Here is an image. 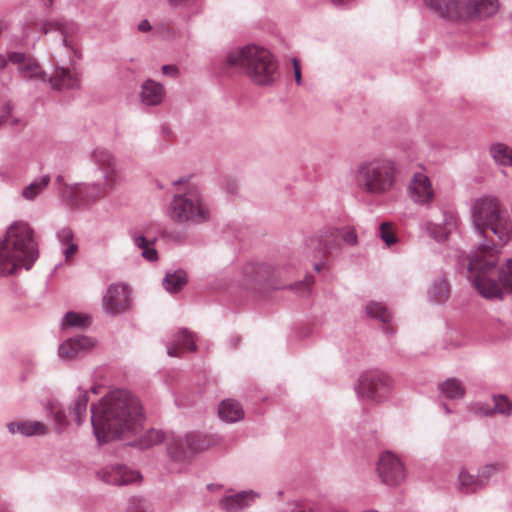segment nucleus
I'll use <instances>...</instances> for the list:
<instances>
[{
    "instance_id": "obj_2",
    "label": "nucleus",
    "mask_w": 512,
    "mask_h": 512,
    "mask_svg": "<svg viewBox=\"0 0 512 512\" xmlns=\"http://www.w3.org/2000/svg\"><path fill=\"white\" fill-rule=\"evenodd\" d=\"M143 421L140 401L124 389L110 391L91 406L93 432L99 443L137 435Z\"/></svg>"
},
{
    "instance_id": "obj_44",
    "label": "nucleus",
    "mask_w": 512,
    "mask_h": 512,
    "mask_svg": "<svg viewBox=\"0 0 512 512\" xmlns=\"http://www.w3.org/2000/svg\"><path fill=\"white\" fill-rule=\"evenodd\" d=\"M380 237L387 244V246L395 244L397 240L387 222H383L380 225Z\"/></svg>"
},
{
    "instance_id": "obj_13",
    "label": "nucleus",
    "mask_w": 512,
    "mask_h": 512,
    "mask_svg": "<svg viewBox=\"0 0 512 512\" xmlns=\"http://www.w3.org/2000/svg\"><path fill=\"white\" fill-rule=\"evenodd\" d=\"M130 291L123 284H111L103 296L102 306L106 313L118 315L125 312L130 303Z\"/></svg>"
},
{
    "instance_id": "obj_54",
    "label": "nucleus",
    "mask_w": 512,
    "mask_h": 512,
    "mask_svg": "<svg viewBox=\"0 0 512 512\" xmlns=\"http://www.w3.org/2000/svg\"><path fill=\"white\" fill-rule=\"evenodd\" d=\"M12 111V106L9 103L3 105V114L0 116V126L7 120Z\"/></svg>"
},
{
    "instance_id": "obj_56",
    "label": "nucleus",
    "mask_w": 512,
    "mask_h": 512,
    "mask_svg": "<svg viewBox=\"0 0 512 512\" xmlns=\"http://www.w3.org/2000/svg\"><path fill=\"white\" fill-rule=\"evenodd\" d=\"M186 183H188V179L186 177H181V178H179L177 180H174L172 182V184L174 186H180V185H183V184H186Z\"/></svg>"
},
{
    "instance_id": "obj_15",
    "label": "nucleus",
    "mask_w": 512,
    "mask_h": 512,
    "mask_svg": "<svg viewBox=\"0 0 512 512\" xmlns=\"http://www.w3.org/2000/svg\"><path fill=\"white\" fill-rule=\"evenodd\" d=\"M410 199L419 205H430L434 199V189L429 177L422 173L413 174L407 187Z\"/></svg>"
},
{
    "instance_id": "obj_23",
    "label": "nucleus",
    "mask_w": 512,
    "mask_h": 512,
    "mask_svg": "<svg viewBox=\"0 0 512 512\" xmlns=\"http://www.w3.org/2000/svg\"><path fill=\"white\" fill-rule=\"evenodd\" d=\"M165 97V88L161 83L147 79L141 85L140 100L146 106L160 105Z\"/></svg>"
},
{
    "instance_id": "obj_31",
    "label": "nucleus",
    "mask_w": 512,
    "mask_h": 512,
    "mask_svg": "<svg viewBox=\"0 0 512 512\" xmlns=\"http://www.w3.org/2000/svg\"><path fill=\"white\" fill-rule=\"evenodd\" d=\"M51 178L48 174L34 179L29 185L25 186L21 192L25 200L33 201L41 195L48 187Z\"/></svg>"
},
{
    "instance_id": "obj_63",
    "label": "nucleus",
    "mask_w": 512,
    "mask_h": 512,
    "mask_svg": "<svg viewBox=\"0 0 512 512\" xmlns=\"http://www.w3.org/2000/svg\"><path fill=\"white\" fill-rule=\"evenodd\" d=\"M0 512H11V511L7 508H0Z\"/></svg>"
},
{
    "instance_id": "obj_59",
    "label": "nucleus",
    "mask_w": 512,
    "mask_h": 512,
    "mask_svg": "<svg viewBox=\"0 0 512 512\" xmlns=\"http://www.w3.org/2000/svg\"><path fill=\"white\" fill-rule=\"evenodd\" d=\"M314 270L317 271V272H320L322 270V264L321 263H316L314 265Z\"/></svg>"
},
{
    "instance_id": "obj_32",
    "label": "nucleus",
    "mask_w": 512,
    "mask_h": 512,
    "mask_svg": "<svg viewBox=\"0 0 512 512\" xmlns=\"http://www.w3.org/2000/svg\"><path fill=\"white\" fill-rule=\"evenodd\" d=\"M186 283V272L181 269L166 273L163 279V286L169 293H177L186 285Z\"/></svg>"
},
{
    "instance_id": "obj_61",
    "label": "nucleus",
    "mask_w": 512,
    "mask_h": 512,
    "mask_svg": "<svg viewBox=\"0 0 512 512\" xmlns=\"http://www.w3.org/2000/svg\"><path fill=\"white\" fill-rule=\"evenodd\" d=\"M269 286H270L271 288H273V289H279V288H280V286L274 285V284H272V283H269Z\"/></svg>"
},
{
    "instance_id": "obj_4",
    "label": "nucleus",
    "mask_w": 512,
    "mask_h": 512,
    "mask_svg": "<svg viewBox=\"0 0 512 512\" xmlns=\"http://www.w3.org/2000/svg\"><path fill=\"white\" fill-rule=\"evenodd\" d=\"M39 256L34 231L27 222L16 221L0 241V277L14 274L18 269L29 270Z\"/></svg>"
},
{
    "instance_id": "obj_25",
    "label": "nucleus",
    "mask_w": 512,
    "mask_h": 512,
    "mask_svg": "<svg viewBox=\"0 0 512 512\" xmlns=\"http://www.w3.org/2000/svg\"><path fill=\"white\" fill-rule=\"evenodd\" d=\"M256 494L252 491H243L234 495H226L219 501V506L226 512H236L251 505Z\"/></svg>"
},
{
    "instance_id": "obj_18",
    "label": "nucleus",
    "mask_w": 512,
    "mask_h": 512,
    "mask_svg": "<svg viewBox=\"0 0 512 512\" xmlns=\"http://www.w3.org/2000/svg\"><path fill=\"white\" fill-rule=\"evenodd\" d=\"M341 229L332 228L322 231L318 236L309 239V245H318L324 257L337 255L341 250Z\"/></svg>"
},
{
    "instance_id": "obj_19",
    "label": "nucleus",
    "mask_w": 512,
    "mask_h": 512,
    "mask_svg": "<svg viewBox=\"0 0 512 512\" xmlns=\"http://www.w3.org/2000/svg\"><path fill=\"white\" fill-rule=\"evenodd\" d=\"M458 216L452 211H442L440 220H430L427 230L436 241L442 242L457 228Z\"/></svg>"
},
{
    "instance_id": "obj_12",
    "label": "nucleus",
    "mask_w": 512,
    "mask_h": 512,
    "mask_svg": "<svg viewBox=\"0 0 512 512\" xmlns=\"http://www.w3.org/2000/svg\"><path fill=\"white\" fill-rule=\"evenodd\" d=\"M41 31L44 34L51 32L59 33L62 36V45L70 49L77 58H81L80 50L74 40L78 32V27L74 22L66 20L45 21L41 25Z\"/></svg>"
},
{
    "instance_id": "obj_50",
    "label": "nucleus",
    "mask_w": 512,
    "mask_h": 512,
    "mask_svg": "<svg viewBox=\"0 0 512 512\" xmlns=\"http://www.w3.org/2000/svg\"><path fill=\"white\" fill-rule=\"evenodd\" d=\"M162 73L172 78H176L179 75V69L175 65H163Z\"/></svg>"
},
{
    "instance_id": "obj_28",
    "label": "nucleus",
    "mask_w": 512,
    "mask_h": 512,
    "mask_svg": "<svg viewBox=\"0 0 512 512\" xmlns=\"http://www.w3.org/2000/svg\"><path fill=\"white\" fill-rule=\"evenodd\" d=\"M134 245L142 250V257L148 261H156L158 259V252L153 247L156 242V238H147L144 234L134 232L131 234Z\"/></svg>"
},
{
    "instance_id": "obj_26",
    "label": "nucleus",
    "mask_w": 512,
    "mask_h": 512,
    "mask_svg": "<svg viewBox=\"0 0 512 512\" xmlns=\"http://www.w3.org/2000/svg\"><path fill=\"white\" fill-rule=\"evenodd\" d=\"M427 293L432 302L441 304L447 301L450 295V285L446 276L440 275L434 278Z\"/></svg>"
},
{
    "instance_id": "obj_47",
    "label": "nucleus",
    "mask_w": 512,
    "mask_h": 512,
    "mask_svg": "<svg viewBox=\"0 0 512 512\" xmlns=\"http://www.w3.org/2000/svg\"><path fill=\"white\" fill-rule=\"evenodd\" d=\"M8 59L13 64H17L19 66L23 65L29 58L26 57V55L22 52H10L8 54Z\"/></svg>"
},
{
    "instance_id": "obj_64",
    "label": "nucleus",
    "mask_w": 512,
    "mask_h": 512,
    "mask_svg": "<svg viewBox=\"0 0 512 512\" xmlns=\"http://www.w3.org/2000/svg\"><path fill=\"white\" fill-rule=\"evenodd\" d=\"M291 512H305L303 509H293Z\"/></svg>"
},
{
    "instance_id": "obj_34",
    "label": "nucleus",
    "mask_w": 512,
    "mask_h": 512,
    "mask_svg": "<svg viewBox=\"0 0 512 512\" xmlns=\"http://www.w3.org/2000/svg\"><path fill=\"white\" fill-rule=\"evenodd\" d=\"M91 324V318L83 313H77L74 311L67 312L62 320V328H87Z\"/></svg>"
},
{
    "instance_id": "obj_58",
    "label": "nucleus",
    "mask_w": 512,
    "mask_h": 512,
    "mask_svg": "<svg viewBox=\"0 0 512 512\" xmlns=\"http://www.w3.org/2000/svg\"><path fill=\"white\" fill-rule=\"evenodd\" d=\"M54 0H42V4L46 8H51L53 5Z\"/></svg>"
},
{
    "instance_id": "obj_27",
    "label": "nucleus",
    "mask_w": 512,
    "mask_h": 512,
    "mask_svg": "<svg viewBox=\"0 0 512 512\" xmlns=\"http://www.w3.org/2000/svg\"><path fill=\"white\" fill-rule=\"evenodd\" d=\"M218 413L222 420L230 423L238 422L244 418L242 406L234 399L223 400L219 404Z\"/></svg>"
},
{
    "instance_id": "obj_52",
    "label": "nucleus",
    "mask_w": 512,
    "mask_h": 512,
    "mask_svg": "<svg viewBox=\"0 0 512 512\" xmlns=\"http://www.w3.org/2000/svg\"><path fill=\"white\" fill-rule=\"evenodd\" d=\"M292 63H293L295 81L298 85H300L302 83V74H301L300 64H299L298 60L295 58L292 59Z\"/></svg>"
},
{
    "instance_id": "obj_8",
    "label": "nucleus",
    "mask_w": 512,
    "mask_h": 512,
    "mask_svg": "<svg viewBox=\"0 0 512 512\" xmlns=\"http://www.w3.org/2000/svg\"><path fill=\"white\" fill-rule=\"evenodd\" d=\"M392 388L393 382L386 373L373 370L359 376L355 391L361 400L381 402L388 398Z\"/></svg>"
},
{
    "instance_id": "obj_1",
    "label": "nucleus",
    "mask_w": 512,
    "mask_h": 512,
    "mask_svg": "<svg viewBox=\"0 0 512 512\" xmlns=\"http://www.w3.org/2000/svg\"><path fill=\"white\" fill-rule=\"evenodd\" d=\"M471 220L482 238L470 256L471 282L483 298L503 300L506 293H512V258L498 265L501 248L512 234L510 215L498 198L483 196L472 203Z\"/></svg>"
},
{
    "instance_id": "obj_35",
    "label": "nucleus",
    "mask_w": 512,
    "mask_h": 512,
    "mask_svg": "<svg viewBox=\"0 0 512 512\" xmlns=\"http://www.w3.org/2000/svg\"><path fill=\"white\" fill-rule=\"evenodd\" d=\"M439 391L449 399H460L465 394V388L456 378H449L439 385Z\"/></svg>"
},
{
    "instance_id": "obj_57",
    "label": "nucleus",
    "mask_w": 512,
    "mask_h": 512,
    "mask_svg": "<svg viewBox=\"0 0 512 512\" xmlns=\"http://www.w3.org/2000/svg\"><path fill=\"white\" fill-rule=\"evenodd\" d=\"M7 66V59L3 56V55H0V69H3Z\"/></svg>"
},
{
    "instance_id": "obj_41",
    "label": "nucleus",
    "mask_w": 512,
    "mask_h": 512,
    "mask_svg": "<svg viewBox=\"0 0 512 512\" xmlns=\"http://www.w3.org/2000/svg\"><path fill=\"white\" fill-rule=\"evenodd\" d=\"M366 313L370 318L377 319L382 323H388L391 319V314L388 309L378 302H370L366 305Z\"/></svg>"
},
{
    "instance_id": "obj_45",
    "label": "nucleus",
    "mask_w": 512,
    "mask_h": 512,
    "mask_svg": "<svg viewBox=\"0 0 512 512\" xmlns=\"http://www.w3.org/2000/svg\"><path fill=\"white\" fill-rule=\"evenodd\" d=\"M341 242H345L349 245H355L357 243V235L354 229H341L340 235Z\"/></svg>"
},
{
    "instance_id": "obj_51",
    "label": "nucleus",
    "mask_w": 512,
    "mask_h": 512,
    "mask_svg": "<svg viewBox=\"0 0 512 512\" xmlns=\"http://www.w3.org/2000/svg\"><path fill=\"white\" fill-rule=\"evenodd\" d=\"M269 267L266 265H257V267H253V271L256 272L257 276L263 278L265 281H270L268 273Z\"/></svg>"
},
{
    "instance_id": "obj_9",
    "label": "nucleus",
    "mask_w": 512,
    "mask_h": 512,
    "mask_svg": "<svg viewBox=\"0 0 512 512\" xmlns=\"http://www.w3.org/2000/svg\"><path fill=\"white\" fill-rule=\"evenodd\" d=\"M213 443L210 437L196 434L172 436L167 445V452L173 461L183 462L190 459L193 454L206 450Z\"/></svg>"
},
{
    "instance_id": "obj_53",
    "label": "nucleus",
    "mask_w": 512,
    "mask_h": 512,
    "mask_svg": "<svg viewBox=\"0 0 512 512\" xmlns=\"http://www.w3.org/2000/svg\"><path fill=\"white\" fill-rule=\"evenodd\" d=\"M55 183H56V185H58V191H59V193H60L61 197H62L63 199H65V197H63V195H62V193H61V192H62V190H63L66 186H69V185L64 183V177H63L62 175H58V176L56 177V179H55ZM73 185H74V184H71L70 186H73ZM66 200H67L71 205H73V204L71 203V201H70V200H68L67 198H66Z\"/></svg>"
},
{
    "instance_id": "obj_30",
    "label": "nucleus",
    "mask_w": 512,
    "mask_h": 512,
    "mask_svg": "<svg viewBox=\"0 0 512 512\" xmlns=\"http://www.w3.org/2000/svg\"><path fill=\"white\" fill-rule=\"evenodd\" d=\"M18 72L25 80H37L41 82H46L48 80L46 73L33 58H29L27 62L19 66Z\"/></svg>"
},
{
    "instance_id": "obj_39",
    "label": "nucleus",
    "mask_w": 512,
    "mask_h": 512,
    "mask_svg": "<svg viewBox=\"0 0 512 512\" xmlns=\"http://www.w3.org/2000/svg\"><path fill=\"white\" fill-rule=\"evenodd\" d=\"M171 10L178 11L184 18H189L196 11L198 0H165Z\"/></svg>"
},
{
    "instance_id": "obj_38",
    "label": "nucleus",
    "mask_w": 512,
    "mask_h": 512,
    "mask_svg": "<svg viewBox=\"0 0 512 512\" xmlns=\"http://www.w3.org/2000/svg\"><path fill=\"white\" fill-rule=\"evenodd\" d=\"M89 401L88 392L86 390L80 391L72 405L70 406V414L74 415L75 421L78 425L83 422V418L87 412V405Z\"/></svg>"
},
{
    "instance_id": "obj_24",
    "label": "nucleus",
    "mask_w": 512,
    "mask_h": 512,
    "mask_svg": "<svg viewBox=\"0 0 512 512\" xmlns=\"http://www.w3.org/2000/svg\"><path fill=\"white\" fill-rule=\"evenodd\" d=\"M182 349L191 352L197 349L194 336L186 329H182L173 335L171 341L167 344V354L170 357H180Z\"/></svg>"
},
{
    "instance_id": "obj_33",
    "label": "nucleus",
    "mask_w": 512,
    "mask_h": 512,
    "mask_svg": "<svg viewBox=\"0 0 512 512\" xmlns=\"http://www.w3.org/2000/svg\"><path fill=\"white\" fill-rule=\"evenodd\" d=\"M490 154L498 165L512 167V148L510 146L495 143L490 147Z\"/></svg>"
},
{
    "instance_id": "obj_14",
    "label": "nucleus",
    "mask_w": 512,
    "mask_h": 512,
    "mask_svg": "<svg viewBox=\"0 0 512 512\" xmlns=\"http://www.w3.org/2000/svg\"><path fill=\"white\" fill-rule=\"evenodd\" d=\"M82 73L75 63L69 67L56 66L53 75L48 78L54 90H75L81 86Z\"/></svg>"
},
{
    "instance_id": "obj_29",
    "label": "nucleus",
    "mask_w": 512,
    "mask_h": 512,
    "mask_svg": "<svg viewBox=\"0 0 512 512\" xmlns=\"http://www.w3.org/2000/svg\"><path fill=\"white\" fill-rule=\"evenodd\" d=\"M484 487V481L462 469L458 474V490L463 494L475 493Z\"/></svg>"
},
{
    "instance_id": "obj_40",
    "label": "nucleus",
    "mask_w": 512,
    "mask_h": 512,
    "mask_svg": "<svg viewBox=\"0 0 512 512\" xmlns=\"http://www.w3.org/2000/svg\"><path fill=\"white\" fill-rule=\"evenodd\" d=\"M46 409L55 421L56 428L61 431L64 427L68 426L69 421L65 409L57 402H49Z\"/></svg>"
},
{
    "instance_id": "obj_37",
    "label": "nucleus",
    "mask_w": 512,
    "mask_h": 512,
    "mask_svg": "<svg viewBox=\"0 0 512 512\" xmlns=\"http://www.w3.org/2000/svg\"><path fill=\"white\" fill-rule=\"evenodd\" d=\"M493 402V409L481 410L480 413L487 416H491L493 414L510 416L512 414V401H510L506 396L501 394L494 395Z\"/></svg>"
},
{
    "instance_id": "obj_55",
    "label": "nucleus",
    "mask_w": 512,
    "mask_h": 512,
    "mask_svg": "<svg viewBox=\"0 0 512 512\" xmlns=\"http://www.w3.org/2000/svg\"><path fill=\"white\" fill-rule=\"evenodd\" d=\"M138 30L142 33H146V32H149L151 29H152V26L150 24V22L147 20V19H144L142 20L139 24H138Z\"/></svg>"
},
{
    "instance_id": "obj_20",
    "label": "nucleus",
    "mask_w": 512,
    "mask_h": 512,
    "mask_svg": "<svg viewBox=\"0 0 512 512\" xmlns=\"http://www.w3.org/2000/svg\"><path fill=\"white\" fill-rule=\"evenodd\" d=\"M458 216L452 211H442L440 220H430L427 230L436 241L442 242L457 228Z\"/></svg>"
},
{
    "instance_id": "obj_10",
    "label": "nucleus",
    "mask_w": 512,
    "mask_h": 512,
    "mask_svg": "<svg viewBox=\"0 0 512 512\" xmlns=\"http://www.w3.org/2000/svg\"><path fill=\"white\" fill-rule=\"evenodd\" d=\"M377 473L382 483L387 486H398L406 478L405 467L398 456L392 452L381 454L377 463Z\"/></svg>"
},
{
    "instance_id": "obj_11",
    "label": "nucleus",
    "mask_w": 512,
    "mask_h": 512,
    "mask_svg": "<svg viewBox=\"0 0 512 512\" xmlns=\"http://www.w3.org/2000/svg\"><path fill=\"white\" fill-rule=\"evenodd\" d=\"M439 18L449 23H464V2L461 0H423Z\"/></svg>"
},
{
    "instance_id": "obj_17",
    "label": "nucleus",
    "mask_w": 512,
    "mask_h": 512,
    "mask_svg": "<svg viewBox=\"0 0 512 512\" xmlns=\"http://www.w3.org/2000/svg\"><path fill=\"white\" fill-rule=\"evenodd\" d=\"M95 342L87 336H78L64 341L58 348L62 360H74L93 349Z\"/></svg>"
},
{
    "instance_id": "obj_21",
    "label": "nucleus",
    "mask_w": 512,
    "mask_h": 512,
    "mask_svg": "<svg viewBox=\"0 0 512 512\" xmlns=\"http://www.w3.org/2000/svg\"><path fill=\"white\" fill-rule=\"evenodd\" d=\"M102 480L108 484L126 485L138 482L141 475L138 471L130 470L126 466L112 465L99 472Z\"/></svg>"
},
{
    "instance_id": "obj_6",
    "label": "nucleus",
    "mask_w": 512,
    "mask_h": 512,
    "mask_svg": "<svg viewBox=\"0 0 512 512\" xmlns=\"http://www.w3.org/2000/svg\"><path fill=\"white\" fill-rule=\"evenodd\" d=\"M398 168L389 158L374 157L357 164L353 179L358 191L369 198H382L397 185Z\"/></svg>"
},
{
    "instance_id": "obj_42",
    "label": "nucleus",
    "mask_w": 512,
    "mask_h": 512,
    "mask_svg": "<svg viewBox=\"0 0 512 512\" xmlns=\"http://www.w3.org/2000/svg\"><path fill=\"white\" fill-rule=\"evenodd\" d=\"M314 284V276L308 275L304 281L296 282L290 285V289L296 291L299 295L305 296L309 294L311 286Z\"/></svg>"
},
{
    "instance_id": "obj_48",
    "label": "nucleus",
    "mask_w": 512,
    "mask_h": 512,
    "mask_svg": "<svg viewBox=\"0 0 512 512\" xmlns=\"http://www.w3.org/2000/svg\"><path fill=\"white\" fill-rule=\"evenodd\" d=\"M127 512H145L142 500L132 498L129 502Z\"/></svg>"
},
{
    "instance_id": "obj_3",
    "label": "nucleus",
    "mask_w": 512,
    "mask_h": 512,
    "mask_svg": "<svg viewBox=\"0 0 512 512\" xmlns=\"http://www.w3.org/2000/svg\"><path fill=\"white\" fill-rule=\"evenodd\" d=\"M89 158L94 165V173L99 177L92 183H75L62 190L63 197L71 201L74 206L94 202L116 189L122 182L120 171L114 154L103 147L91 150Z\"/></svg>"
},
{
    "instance_id": "obj_60",
    "label": "nucleus",
    "mask_w": 512,
    "mask_h": 512,
    "mask_svg": "<svg viewBox=\"0 0 512 512\" xmlns=\"http://www.w3.org/2000/svg\"><path fill=\"white\" fill-rule=\"evenodd\" d=\"M443 407H444L446 413H448V414L451 413V410L449 409V407L446 404H443Z\"/></svg>"
},
{
    "instance_id": "obj_43",
    "label": "nucleus",
    "mask_w": 512,
    "mask_h": 512,
    "mask_svg": "<svg viewBox=\"0 0 512 512\" xmlns=\"http://www.w3.org/2000/svg\"><path fill=\"white\" fill-rule=\"evenodd\" d=\"M57 239L60 242L62 248L67 247L71 244H77L74 241V233L69 227H63L57 232Z\"/></svg>"
},
{
    "instance_id": "obj_49",
    "label": "nucleus",
    "mask_w": 512,
    "mask_h": 512,
    "mask_svg": "<svg viewBox=\"0 0 512 512\" xmlns=\"http://www.w3.org/2000/svg\"><path fill=\"white\" fill-rule=\"evenodd\" d=\"M61 250H62L63 255L65 256V260L66 261H70L75 256V254L77 253L78 245L77 244H71V245H69L67 247H63Z\"/></svg>"
},
{
    "instance_id": "obj_62",
    "label": "nucleus",
    "mask_w": 512,
    "mask_h": 512,
    "mask_svg": "<svg viewBox=\"0 0 512 512\" xmlns=\"http://www.w3.org/2000/svg\"><path fill=\"white\" fill-rule=\"evenodd\" d=\"M214 487H215V485H214V484H209V485H207L208 490H212V489H214Z\"/></svg>"
},
{
    "instance_id": "obj_16",
    "label": "nucleus",
    "mask_w": 512,
    "mask_h": 512,
    "mask_svg": "<svg viewBox=\"0 0 512 512\" xmlns=\"http://www.w3.org/2000/svg\"><path fill=\"white\" fill-rule=\"evenodd\" d=\"M499 7V0H467L464 2V23L492 17Z\"/></svg>"
},
{
    "instance_id": "obj_7",
    "label": "nucleus",
    "mask_w": 512,
    "mask_h": 512,
    "mask_svg": "<svg viewBox=\"0 0 512 512\" xmlns=\"http://www.w3.org/2000/svg\"><path fill=\"white\" fill-rule=\"evenodd\" d=\"M166 214L175 224L200 225L211 219V209L200 189L187 184L173 195L167 205Z\"/></svg>"
},
{
    "instance_id": "obj_5",
    "label": "nucleus",
    "mask_w": 512,
    "mask_h": 512,
    "mask_svg": "<svg viewBox=\"0 0 512 512\" xmlns=\"http://www.w3.org/2000/svg\"><path fill=\"white\" fill-rule=\"evenodd\" d=\"M225 62L229 68L240 70L258 86H273L280 78L275 56L260 45L233 48L227 52Z\"/></svg>"
},
{
    "instance_id": "obj_36",
    "label": "nucleus",
    "mask_w": 512,
    "mask_h": 512,
    "mask_svg": "<svg viewBox=\"0 0 512 512\" xmlns=\"http://www.w3.org/2000/svg\"><path fill=\"white\" fill-rule=\"evenodd\" d=\"M164 439V433L161 430L149 429L141 435L136 441L130 443L132 446L140 449H148L154 445L161 443Z\"/></svg>"
},
{
    "instance_id": "obj_22",
    "label": "nucleus",
    "mask_w": 512,
    "mask_h": 512,
    "mask_svg": "<svg viewBox=\"0 0 512 512\" xmlns=\"http://www.w3.org/2000/svg\"><path fill=\"white\" fill-rule=\"evenodd\" d=\"M11 435L19 434L23 437L45 436L49 433V427L38 420H16L7 424Z\"/></svg>"
},
{
    "instance_id": "obj_46",
    "label": "nucleus",
    "mask_w": 512,
    "mask_h": 512,
    "mask_svg": "<svg viewBox=\"0 0 512 512\" xmlns=\"http://www.w3.org/2000/svg\"><path fill=\"white\" fill-rule=\"evenodd\" d=\"M497 468V465L489 464L480 469L478 476L484 481V485L486 484L487 480L494 474Z\"/></svg>"
}]
</instances>
